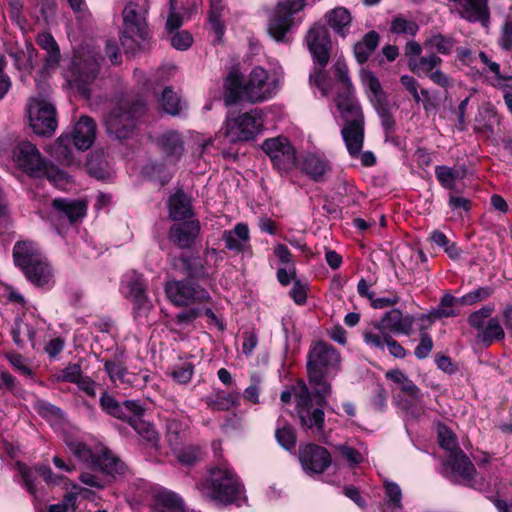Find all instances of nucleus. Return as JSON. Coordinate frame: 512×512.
I'll return each instance as SVG.
<instances>
[{
	"label": "nucleus",
	"instance_id": "nucleus-1",
	"mask_svg": "<svg viewBox=\"0 0 512 512\" xmlns=\"http://www.w3.org/2000/svg\"><path fill=\"white\" fill-rule=\"evenodd\" d=\"M64 443L70 453L91 470L82 472L79 476V480L87 486L103 489L127 471L126 464L106 447L93 451L84 442L70 435L64 437Z\"/></svg>",
	"mask_w": 512,
	"mask_h": 512
},
{
	"label": "nucleus",
	"instance_id": "nucleus-2",
	"mask_svg": "<svg viewBox=\"0 0 512 512\" xmlns=\"http://www.w3.org/2000/svg\"><path fill=\"white\" fill-rule=\"evenodd\" d=\"M277 89L276 78L270 76L268 71L260 66L252 69L245 84L240 71L232 69L224 81V102L226 105H233L240 101L260 103L275 95Z\"/></svg>",
	"mask_w": 512,
	"mask_h": 512
},
{
	"label": "nucleus",
	"instance_id": "nucleus-3",
	"mask_svg": "<svg viewBox=\"0 0 512 512\" xmlns=\"http://www.w3.org/2000/svg\"><path fill=\"white\" fill-rule=\"evenodd\" d=\"M340 363V354L333 345L324 341L311 345L307 354V377L313 386L316 403L320 406L327 405V398L332 391L328 378L339 371Z\"/></svg>",
	"mask_w": 512,
	"mask_h": 512
},
{
	"label": "nucleus",
	"instance_id": "nucleus-4",
	"mask_svg": "<svg viewBox=\"0 0 512 512\" xmlns=\"http://www.w3.org/2000/svg\"><path fill=\"white\" fill-rule=\"evenodd\" d=\"M202 496L217 505L236 503L245 493V487L227 462H220L207 470V475L196 484Z\"/></svg>",
	"mask_w": 512,
	"mask_h": 512
},
{
	"label": "nucleus",
	"instance_id": "nucleus-5",
	"mask_svg": "<svg viewBox=\"0 0 512 512\" xmlns=\"http://www.w3.org/2000/svg\"><path fill=\"white\" fill-rule=\"evenodd\" d=\"M145 111L146 103L142 97L122 98L104 117L107 134L119 141L131 138Z\"/></svg>",
	"mask_w": 512,
	"mask_h": 512
},
{
	"label": "nucleus",
	"instance_id": "nucleus-6",
	"mask_svg": "<svg viewBox=\"0 0 512 512\" xmlns=\"http://www.w3.org/2000/svg\"><path fill=\"white\" fill-rule=\"evenodd\" d=\"M147 13L144 6L134 1L127 3L124 7L119 38L126 54L134 55L145 48V42L150 37Z\"/></svg>",
	"mask_w": 512,
	"mask_h": 512
},
{
	"label": "nucleus",
	"instance_id": "nucleus-7",
	"mask_svg": "<svg viewBox=\"0 0 512 512\" xmlns=\"http://www.w3.org/2000/svg\"><path fill=\"white\" fill-rule=\"evenodd\" d=\"M96 138V124L89 116H81L71 133H63L51 148V154L59 162L70 164L73 161L72 146L78 150L89 149Z\"/></svg>",
	"mask_w": 512,
	"mask_h": 512
},
{
	"label": "nucleus",
	"instance_id": "nucleus-8",
	"mask_svg": "<svg viewBox=\"0 0 512 512\" xmlns=\"http://www.w3.org/2000/svg\"><path fill=\"white\" fill-rule=\"evenodd\" d=\"M307 47L320 69L310 75V82L320 89L322 96L326 97L330 91V85L326 78L324 68L329 62L332 42L328 28L320 23H315L306 35Z\"/></svg>",
	"mask_w": 512,
	"mask_h": 512
},
{
	"label": "nucleus",
	"instance_id": "nucleus-9",
	"mask_svg": "<svg viewBox=\"0 0 512 512\" xmlns=\"http://www.w3.org/2000/svg\"><path fill=\"white\" fill-rule=\"evenodd\" d=\"M337 78L334 104L340 117L346 122L364 119L361 106L354 95L345 61L338 59L332 67Z\"/></svg>",
	"mask_w": 512,
	"mask_h": 512
},
{
	"label": "nucleus",
	"instance_id": "nucleus-10",
	"mask_svg": "<svg viewBox=\"0 0 512 512\" xmlns=\"http://www.w3.org/2000/svg\"><path fill=\"white\" fill-rule=\"evenodd\" d=\"M263 129V113L252 109L243 114L228 113L222 128L229 142L235 143L254 139Z\"/></svg>",
	"mask_w": 512,
	"mask_h": 512
},
{
	"label": "nucleus",
	"instance_id": "nucleus-11",
	"mask_svg": "<svg viewBox=\"0 0 512 512\" xmlns=\"http://www.w3.org/2000/svg\"><path fill=\"white\" fill-rule=\"evenodd\" d=\"M13 156L19 168L31 176L46 175L52 181H62L65 178L64 172L47 167L39 150L31 142H20L14 149Z\"/></svg>",
	"mask_w": 512,
	"mask_h": 512
},
{
	"label": "nucleus",
	"instance_id": "nucleus-12",
	"mask_svg": "<svg viewBox=\"0 0 512 512\" xmlns=\"http://www.w3.org/2000/svg\"><path fill=\"white\" fill-rule=\"evenodd\" d=\"M443 467L445 476L453 483L472 489H480L483 486V481H477V470L463 450H458L456 454H448Z\"/></svg>",
	"mask_w": 512,
	"mask_h": 512
},
{
	"label": "nucleus",
	"instance_id": "nucleus-13",
	"mask_svg": "<svg viewBox=\"0 0 512 512\" xmlns=\"http://www.w3.org/2000/svg\"><path fill=\"white\" fill-rule=\"evenodd\" d=\"M219 253L215 248H206L202 256H180L172 257V267L190 278H206L209 271L217 266Z\"/></svg>",
	"mask_w": 512,
	"mask_h": 512
},
{
	"label": "nucleus",
	"instance_id": "nucleus-14",
	"mask_svg": "<svg viewBox=\"0 0 512 512\" xmlns=\"http://www.w3.org/2000/svg\"><path fill=\"white\" fill-rule=\"evenodd\" d=\"M30 126L40 136H50L57 128L56 108L44 99L32 98L27 108Z\"/></svg>",
	"mask_w": 512,
	"mask_h": 512
},
{
	"label": "nucleus",
	"instance_id": "nucleus-15",
	"mask_svg": "<svg viewBox=\"0 0 512 512\" xmlns=\"http://www.w3.org/2000/svg\"><path fill=\"white\" fill-rule=\"evenodd\" d=\"M306 0H286L280 2L268 23V33L276 41H285L286 34L293 24V16L301 11Z\"/></svg>",
	"mask_w": 512,
	"mask_h": 512
},
{
	"label": "nucleus",
	"instance_id": "nucleus-16",
	"mask_svg": "<svg viewBox=\"0 0 512 512\" xmlns=\"http://www.w3.org/2000/svg\"><path fill=\"white\" fill-rule=\"evenodd\" d=\"M262 149L279 172H289L296 167V151L288 139L284 137L266 139L262 143Z\"/></svg>",
	"mask_w": 512,
	"mask_h": 512
},
{
	"label": "nucleus",
	"instance_id": "nucleus-17",
	"mask_svg": "<svg viewBox=\"0 0 512 512\" xmlns=\"http://www.w3.org/2000/svg\"><path fill=\"white\" fill-rule=\"evenodd\" d=\"M165 293L176 306H186L192 302L205 301L209 298V294L204 288L189 280L168 281L165 285Z\"/></svg>",
	"mask_w": 512,
	"mask_h": 512
},
{
	"label": "nucleus",
	"instance_id": "nucleus-18",
	"mask_svg": "<svg viewBox=\"0 0 512 512\" xmlns=\"http://www.w3.org/2000/svg\"><path fill=\"white\" fill-rule=\"evenodd\" d=\"M101 59V56L91 50H77L70 67L73 81L84 85L91 83L99 73Z\"/></svg>",
	"mask_w": 512,
	"mask_h": 512
},
{
	"label": "nucleus",
	"instance_id": "nucleus-19",
	"mask_svg": "<svg viewBox=\"0 0 512 512\" xmlns=\"http://www.w3.org/2000/svg\"><path fill=\"white\" fill-rule=\"evenodd\" d=\"M101 409L108 415L126 421L131 415H143L144 407L138 400H125L120 403L116 398L108 392H103L99 399Z\"/></svg>",
	"mask_w": 512,
	"mask_h": 512
},
{
	"label": "nucleus",
	"instance_id": "nucleus-20",
	"mask_svg": "<svg viewBox=\"0 0 512 512\" xmlns=\"http://www.w3.org/2000/svg\"><path fill=\"white\" fill-rule=\"evenodd\" d=\"M299 460L307 473L321 474L332 462L328 450L316 444H308L299 449Z\"/></svg>",
	"mask_w": 512,
	"mask_h": 512
},
{
	"label": "nucleus",
	"instance_id": "nucleus-21",
	"mask_svg": "<svg viewBox=\"0 0 512 512\" xmlns=\"http://www.w3.org/2000/svg\"><path fill=\"white\" fill-rule=\"evenodd\" d=\"M453 10L458 15L472 23L479 22L483 27L490 24V9L488 0H450Z\"/></svg>",
	"mask_w": 512,
	"mask_h": 512
},
{
	"label": "nucleus",
	"instance_id": "nucleus-22",
	"mask_svg": "<svg viewBox=\"0 0 512 512\" xmlns=\"http://www.w3.org/2000/svg\"><path fill=\"white\" fill-rule=\"evenodd\" d=\"M414 317L412 315H404L399 309H391L387 311L380 321L374 324V327L381 331H388L390 334H403L409 336L412 332Z\"/></svg>",
	"mask_w": 512,
	"mask_h": 512
},
{
	"label": "nucleus",
	"instance_id": "nucleus-23",
	"mask_svg": "<svg viewBox=\"0 0 512 512\" xmlns=\"http://www.w3.org/2000/svg\"><path fill=\"white\" fill-rule=\"evenodd\" d=\"M201 226L198 220H188L171 226L168 239L180 249H191L200 234Z\"/></svg>",
	"mask_w": 512,
	"mask_h": 512
},
{
	"label": "nucleus",
	"instance_id": "nucleus-24",
	"mask_svg": "<svg viewBox=\"0 0 512 512\" xmlns=\"http://www.w3.org/2000/svg\"><path fill=\"white\" fill-rule=\"evenodd\" d=\"M154 142L169 163L176 164L184 154V140L178 131H165L157 136Z\"/></svg>",
	"mask_w": 512,
	"mask_h": 512
},
{
	"label": "nucleus",
	"instance_id": "nucleus-25",
	"mask_svg": "<svg viewBox=\"0 0 512 512\" xmlns=\"http://www.w3.org/2000/svg\"><path fill=\"white\" fill-rule=\"evenodd\" d=\"M363 340L367 346L381 352H384L385 347H387L389 353L395 358L402 359L406 356L404 347L390 333L383 332L380 334L373 331H365L363 333Z\"/></svg>",
	"mask_w": 512,
	"mask_h": 512
},
{
	"label": "nucleus",
	"instance_id": "nucleus-26",
	"mask_svg": "<svg viewBox=\"0 0 512 512\" xmlns=\"http://www.w3.org/2000/svg\"><path fill=\"white\" fill-rule=\"evenodd\" d=\"M44 258L38 245L30 240L17 241L13 248V260L25 272L29 267Z\"/></svg>",
	"mask_w": 512,
	"mask_h": 512
},
{
	"label": "nucleus",
	"instance_id": "nucleus-27",
	"mask_svg": "<svg viewBox=\"0 0 512 512\" xmlns=\"http://www.w3.org/2000/svg\"><path fill=\"white\" fill-rule=\"evenodd\" d=\"M364 119L346 122L341 130L342 138L351 157H357L364 143Z\"/></svg>",
	"mask_w": 512,
	"mask_h": 512
},
{
	"label": "nucleus",
	"instance_id": "nucleus-28",
	"mask_svg": "<svg viewBox=\"0 0 512 512\" xmlns=\"http://www.w3.org/2000/svg\"><path fill=\"white\" fill-rule=\"evenodd\" d=\"M142 415L133 414L127 420V423L133 427L139 435L141 442L151 448H157L159 443V435L154 426L140 417Z\"/></svg>",
	"mask_w": 512,
	"mask_h": 512
},
{
	"label": "nucleus",
	"instance_id": "nucleus-29",
	"mask_svg": "<svg viewBox=\"0 0 512 512\" xmlns=\"http://www.w3.org/2000/svg\"><path fill=\"white\" fill-rule=\"evenodd\" d=\"M53 208L56 210L60 219L67 218L72 224L78 219L84 217L86 213V205L81 201H69L67 199H54Z\"/></svg>",
	"mask_w": 512,
	"mask_h": 512
},
{
	"label": "nucleus",
	"instance_id": "nucleus-30",
	"mask_svg": "<svg viewBox=\"0 0 512 512\" xmlns=\"http://www.w3.org/2000/svg\"><path fill=\"white\" fill-rule=\"evenodd\" d=\"M37 44L46 51L44 57L45 70L56 69L60 62V49L54 37L50 33H40L37 37Z\"/></svg>",
	"mask_w": 512,
	"mask_h": 512
},
{
	"label": "nucleus",
	"instance_id": "nucleus-31",
	"mask_svg": "<svg viewBox=\"0 0 512 512\" xmlns=\"http://www.w3.org/2000/svg\"><path fill=\"white\" fill-rule=\"evenodd\" d=\"M168 208L169 216L174 221L185 220L193 214L190 198L182 190L170 196Z\"/></svg>",
	"mask_w": 512,
	"mask_h": 512
},
{
	"label": "nucleus",
	"instance_id": "nucleus-32",
	"mask_svg": "<svg viewBox=\"0 0 512 512\" xmlns=\"http://www.w3.org/2000/svg\"><path fill=\"white\" fill-rule=\"evenodd\" d=\"M228 250L240 253L248 243L249 229L245 223H237L232 230H226L222 237Z\"/></svg>",
	"mask_w": 512,
	"mask_h": 512
},
{
	"label": "nucleus",
	"instance_id": "nucleus-33",
	"mask_svg": "<svg viewBox=\"0 0 512 512\" xmlns=\"http://www.w3.org/2000/svg\"><path fill=\"white\" fill-rule=\"evenodd\" d=\"M23 273L38 287H48L53 282V271L46 258H42Z\"/></svg>",
	"mask_w": 512,
	"mask_h": 512
},
{
	"label": "nucleus",
	"instance_id": "nucleus-34",
	"mask_svg": "<svg viewBox=\"0 0 512 512\" xmlns=\"http://www.w3.org/2000/svg\"><path fill=\"white\" fill-rule=\"evenodd\" d=\"M121 353L120 356L115 355L110 359H103V365L106 373L108 374L109 379L113 383L120 384H131L132 381L129 378V372L126 365L121 361Z\"/></svg>",
	"mask_w": 512,
	"mask_h": 512
},
{
	"label": "nucleus",
	"instance_id": "nucleus-35",
	"mask_svg": "<svg viewBox=\"0 0 512 512\" xmlns=\"http://www.w3.org/2000/svg\"><path fill=\"white\" fill-rule=\"evenodd\" d=\"M325 17L327 19L328 25L336 34L340 35L341 37L346 36V29L350 26L352 21L351 13L347 8L336 7L328 11Z\"/></svg>",
	"mask_w": 512,
	"mask_h": 512
},
{
	"label": "nucleus",
	"instance_id": "nucleus-36",
	"mask_svg": "<svg viewBox=\"0 0 512 512\" xmlns=\"http://www.w3.org/2000/svg\"><path fill=\"white\" fill-rule=\"evenodd\" d=\"M505 332L498 318H489L483 329L477 332L476 339L485 347H489L493 342L502 341Z\"/></svg>",
	"mask_w": 512,
	"mask_h": 512
},
{
	"label": "nucleus",
	"instance_id": "nucleus-37",
	"mask_svg": "<svg viewBox=\"0 0 512 512\" xmlns=\"http://www.w3.org/2000/svg\"><path fill=\"white\" fill-rule=\"evenodd\" d=\"M301 169L314 181H320L324 174L330 170V165L327 160L315 154H307L303 158Z\"/></svg>",
	"mask_w": 512,
	"mask_h": 512
},
{
	"label": "nucleus",
	"instance_id": "nucleus-38",
	"mask_svg": "<svg viewBox=\"0 0 512 512\" xmlns=\"http://www.w3.org/2000/svg\"><path fill=\"white\" fill-rule=\"evenodd\" d=\"M379 34L376 31L366 33L363 39L354 45V55L358 63L364 64L379 45Z\"/></svg>",
	"mask_w": 512,
	"mask_h": 512
},
{
	"label": "nucleus",
	"instance_id": "nucleus-39",
	"mask_svg": "<svg viewBox=\"0 0 512 512\" xmlns=\"http://www.w3.org/2000/svg\"><path fill=\"white\" fill-rule=\"evenodd\" d=\"M386 377L399 386L401 392L409 396L415 401H419L422 397L421 390L408 376L399 369L390 370L386 373Z\"/></svg>",
	"mask_w": 512,
	"mask_h": 512
},
{
	"label": "nucleus",
	"instance_id": "nucleus-40",
	"mask_svg": "<svg viewBox=\"0 0 512 512\" xmlns=\"http://www.w3.org/2000/svg\"><path fill=\"white\" fill-rule=\"evenodd\" d=\"M155 504L161 512H185L183 499L169 490L158 492L155 495Z\"/></svg>",
	"mask_w": 512,
	"mask_h": 512
},
{
	"label": "nucleus",
	"instance_id": "nucleus-41",
	"mask_svg": "<svg viewBox=\"0 0 512 512\" xmlns=\"http://www.w3.org/2000/svg\"><path fill=\"white\" fill-rule=\"evenodd\" d=\"M442 59L435 53L427 56L419 57L417 60L409 61L410 70L417 74L419 77H428L430 73L434 72L441 64Z\"/></svg>",
	"mask_w": 512,
	"mask_h": 512
},
{
	"label": "nucleus",
	"instance_id": "nucleus-42",
	"mask_svg": "<svg viewBox=\"0 0 512 512\" xmlns=\"http://www.w3.org/2000/svg\"><path fill=\"white\" fill-rule=\"evenodd\" d=\"M188 425L176 418H169L166 420V438L173 449H178L182 440L185 437Z\"/></svg>",
	"mask_w": 512,
	"mask_h": 512
},
{
	"label": "nucleus",
	"instance_id": "nucleus-43",
	"mask_svg": "<svg viewBox=\"0 0 512 512\" xmlns=\"http://www.w3.org/2000/svg\"><path fill=\"white\" fill-rule=\"evenodd\" d=\"M317 405L319 406L317 408L302 410L298 416L302 426L320 433L324 426V411L322 409L324 406H320L318 403Z\"/></svg>",
	"mask_w": 512,
	"mask_h": 512
},
{
	"label": "nucleus",
	"instance_id": "nucleus-44",
	"mask_svg": "<svg viewBox=\"0 0 512 512\" xmlns=\"http://www.w3.org/2000/svg\"><path fill=\"white\" fill-rule=\"evenodd\" d=\"M123 284L126 289L125 296L129 300L146 295L147 285L143 276L139 273L132 272L128 274Z\"/></svg>",
	"mask_w": 512,
	"mask_h": 512
},
{
	"label": "nucleus",
	"instance_id": "nucleus-45",
	"mask_svg": "<svg viewBox=\"0 0 512 512\" xmlns=\"http://www.w3.org/2000/svg\"><path fill=\"white\" fill-rule=\"evenodd\" d=\"M239 401L238 393H217L215 398H208L207 405L214 411H228Z\"/></svg>",
	"mask_w": 512,
	"mask_h": 512
},
{
	"label": "nucleus",
	"instance_id": "nucleus-46",
	"mask_svg": "<svg viewBox=\"0 0 512 512\" xmlns=\"http://www.w3.org/2000/svg\"><path fill=\"white\" fill-rule=\"evenodd\" d=\"M222 11V0H210L209 23L218 39L223 36L225 31V27L222 22Z\"/></svg>",
	"mask_w": 512,
	"mask_h": 512
},
{
	"label": "nucleus",
	"instance_id": "nucleus-47",
	"mask_svg": "<svg viewBox=\"0 0 512 512\" xmlns=\"http://www.w3.org/2000/svg\"><path fill=\"white\" fill-rule=\"evenodd\" d=\"M160 102L163 110L172 116L178 115L183 108L179 96L170 87L163 90Z\"/></svg>",
	"mask_w": 512,
	"mask_h": 512
},
{
	"label": "nucleus",
	"instance_id": "nucleus-48",
	"mask_svg": "<svg viewBox=\"0 0 512 512\" xmlns=\"http://www.w3.org/2000/svg\"><path fill=\"white\" fill-rule=\"evenodd\" d=\"M424 45L425 47L435 50L440 54L449 55L452 52L454 40L451 37H447L439 33L429 37L425 41Z\"/></svg>",
	"mask_w": 512,
	"mask_h": 512
},
{
	"label": "nucleus",
	"instance_id": "nucleus-49",
	"mask_svg": "<svg viewBox=\"0 0 512 512\" xmlns=\"http://www.w3.org/2000/svg\"><path fill=\"white\" fill-rule=\"evenodd\" d=\"M130 301L132 303V314L134 320L139 323H143L153 308L152 302L148 298L147 294L144 296L132 298Z\"/></svg>",
	"mask_w": 512,
	"mask_h": 512
},
{
	"label": "nucleus",
	"instance_id": "nucleus-50",
	"mask_svg": "<svg viewBox=\"0 0 512 512\" xmlns=\"http://www.w3.org/2000/svg\"><path fill=\"white\" fill-rule=\"evenodd\" d=\"M87 172L96 179L103 180L108 176L107 163L99 154H91L86 163Z\"/></svg>",
	"mask_w": 512,
	"mask_h": 512
},
{
	"label": "nucleus",
	"instance_id": "nucleus-51",
	"mask_svg": "<svg viewBox=\"0 0 512 512\" xmlns=\"http://www.w3.org/2000/svg\"><path fill=\"white\" fill-rule=\"evenodd\" d=\"M364 84L368 87L370 92L373 94V102L376 104H383L386 99V95L382 89L381 83L379 79L375 76L373 72H366L363 77Z\"/></svg>",
	"mask_w": 512,
	"mask_h": 512
},
{
	"label": "nucleus",
	"instance_id": "nucleus-52",
	"mask_svg": "<svg viewBox=\"0 0 512 512\" xmlns=\"http://www.w3.org/2000/svg\"><path fill=\"white\" fill-rule=\"evenodd\" d=\"M435 176L442 187L445 189H453L456 180L459 178V173L454 168L438 165L435 167Z\"/></svg>",
	"mask_w": 512,
	"mask_h": 512
},
{
	"label": "nucleus",
	"instance_id": "nucleus-53",
	"mask_svg": "<svg viewBox=\"0 0 512 512\" xmlns=\"http://www.w3.org/2000/svg\"><path fill=\"white\" fill-rule=\"evenodd\" d=\"M277 442L286 450H292L296 446V434L294 428L289 424L278 425L275 431Z\"/></svg>",
	"mask_w": 512,
	"mask_h": 512
},
{
	"label": "nucleus",
	"instance_id": "nucleus-54",
	"mask_svg": "<svg viewBox=\"0 0 512 512\" xmlns=\"http://www.w3.org/2000/svg\"><path fill=\"white\" fill-rule=\"evenodd\" d=\"M177 460L185 466H193L202 459V450L199 446H186L176 452Z\"/></svg>",
	"mask_w": 512,
	"mask_h": 512
},
{
	"label": "nucleus",
	"instance_id": "nucleus-55",
	"mask_svg": "<svg viewBox=\"0 0 512 512\" xmlns=\"http://www.w3.org/2000/svg\"><path fill=\"white\" fill-rule=\"evenodd\" d=\"M438 442L442 449L446 450L448 454H456L458 450H462L458 446V442L454 433L445 426L438 430Z\"/></svg>",
	"mask_w": 512,
	"mask_h": 512
},
{
	"label": "nucleus",
	"instance_id": "nucleus-56",
	"mask_svg": "<svg viewBox=\"0 0 512 512\" xmlns=\"http://www.w3.org/2000/svg\"><path fill=\"white\" fill-rule=\"evenodd\" d=\"M494 311L493 305H486L471 313L468 317V324L478 332L485 327L486 319L490 318Z\"/></svg>",
	"mask_w": 512,
	"mask_h": 512
},
{
	"label": "nucleus",
	"instance_id": "nucleus-57",
	"mask_svg": "<svg viewBox=\"0 0 512 512\" xmlns=\"http://www.w3.org/2000/svg\"><path fill=\"white\" fill-rule=\"evenodd\" d=\"M497 44L504 51L512 50V17H506L501 25Z\"/></svg>",
	"mask_w": 512,
	"mask_h": 512
},
{
	"label": "nucleus",
	"instance_id": "nucleus-58",
	"mask_svg": "<svg viewBox=\"0 0 512 512\" xmlns=\"http://www.w3.org/2000/svg\"><path fill=\"white\" fill-rule=\"evenodd\" d=\"M193 373L194 365L191 362H184L173 367L171 376L176 382L186 384L191 380Z\"/></svg>",
	"mask_w": 512,
	"mask_h": 512
},
{
	"label": "nucleus",
	"instance_id": "nucleus-59",
	"mask_svg": "<svg viewBox=\"0 0 512 512\" xmlns=\"http://www.w3.org/2000/svg\"><path fill=\"white\" fill-rule=\"evenodd\" d=\"M427 326L422 325L420 327V342L414 350V355L417 359L422 360L428 357L433 348V340L429 334L423 332Z\"/></svg>",
	"mask_w": 512,
	"mask_h": 512
},
{
	"label": "nucleus",
	"instance_id": "nucleus-60",
	"mask_svg": "<svg viewBox=\"0 0 512 512\" xmlns=\"http://www.w3.org/2000/svg\"><path fill=\"white\" fill-rule=\"evenodd\" d=\"M391 31L395 34L415 35L418 31V25L414 21L398 16L391 22Z\"/></svg>",
	"mask_w": 512,
	"mask_h": 512
},
{
	"label": "nucleus",
	"instance_id": "nucleus-61",
	"mask_svg": "<svg viewBox=\"0 0 512 512\" xmlns=\"http://www.w3.org/2000/svg\"><path fill=\"white\" fill-rule=\"evenodd\" d=\"M145 169L151 179L158 181L161 186L166 185L172 177V174L160 163L151 164L146 166Z\"/></svg>",
	"mask_w": 512,
	"mask_h": 512
},
{
	"label": "nucleus",
	"instance_id": "nucleus-62",
	"mask_svg": "<svg viewBox=\"0 0 512 512\" xmlns=\"http://www.w3.org/2000/svg\"><path fill=\"white\" fill-rule=\"evenodd\" d=\"M493 292L491 287H479L466 295L459 298V302L463 305H473L479 301L488 298Z\"/></svg>",
	"mask_w": 512,
	"mask_h": 512
},
{
	"label": "nucleus",
	"instance_id": "nucleus-63",
	"mask_svg": "<svg viewBox=\"0 0 512 512\" xmlns=\"http://www.w3.org/2000/svg\"><path fill=\"white\" fill-rule=\"evenodd\" d=\"M83 376L81 365L79 363H72L61 371L58 380L76 384Z\"/></svg>",
	"mask_w": 512,
	"mask_h": 512
},
{
	"label": "nucleus",
	"instance_id": "nucleus-64",
	"mask_svg": "<svg viewBox=\"0 0 512 512\" xmlns=\"http://www.w3.org/2000/svg\"><path fill=\"white\" fill-rule=\"evenodd\" d=\"M313 401L311 397V393L307 387V385L302 382L300 386V391L296 396V411L297 414H300L302 410L312 409Z\"/></svg>",
	"mask_w": 512,
	"mask_h": 512
}]
</instances>
